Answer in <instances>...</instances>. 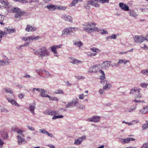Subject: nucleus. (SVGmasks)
<instances>
[{
    "instance_id": "obj_6",
    "label": "nucleus",
    "mask_w": 148,
    "mask_h": 148,
    "mask_svg": "<svg viewBox=\"0 0 148 148\" xmlns=\"http://www.w3.org/2000/svg\"><path fill=\"white\" fill-rule=\"evenodd\" d=\"M143 36H136L134 37V41L137 43H140L143 41Z\"/></svg>"
},
{
    "instance_id": "obj_48",
    "label": "nucleus",
    "mask_w": 148,
    "mask_h": 148,
    "mask_svg": "<svg viewBox=\"0 0 148 148\" xmlns=\"http://www.w3.org/2000/svg\"><path fill=\"white\" fill-rule=\"evenodd\" d=\"M95 3V1H88V4L89 5H92L94 6Z\"/></svg>"
},
{
    "instance_id": "obj_46",
    "label": "nucleus",
    "mask_w": 148,
    "mask_h": 148,
    "mask_svg": "<svg viewBox=\"0 0 148 148\" xmlns=\"http://www.w3.org/2000/svg\"><path fill=\"white\" fill-rule=\"evenodd\" d=\"M141 73L143 74L148 75V69L142 70Z\"/></svg>"
},
{
    "instance_id": "obj_8",
    "label": "nucleus",
    "mask_w": 148,
    "mask_h": 148,
    "mask_svg": "<svg viewBox=\"0 0 148 148\" xmlns=\"http://www.w3.org/2000/svg\"><path fill=\"white\" fill-rule=\"evenodd\" d=\"M17 137L18 138V144L19 145H21L22 144H25L27 143V141L21 136L18 135Z\"/></svg>"
},
{
    "instance_id": "obj_50",
    "label": "nucleus",
    "mask_w": 148,
    "mask_h": 148,
    "mask_svg": "<svg viewBox=\"0 0 148 148\" xmlns=\"http://www.w3.org/2000/svg\"><path fill=\"white\" fill-rule=\"evenodd\" d=\"M43 70H41L40 69H37L36 70V71L37 73H38L40 76H41L40 74H42L43 73Z\"/></svg>"
},
{
    "instance_id": "obj_33",
    "label": "nucleus",
    "mask_w": 148,
    "mask_h": 148,
    "mask_svg": "<svg viewBox=\"0 0 148 148\" xmlns=\"http://www.w3.org/2000/svg\"><path fill=\"white\" fill-rule=\"evenodd\" d=\"M9 63V62L7 61H4L0 60V66H5L6 64H8Z\"/></svg>"
},
{
    "instance_id": "obj_64",
    "label": "nucleus",
    "mask_w": 148,
    "mask_h": 148,
    "mask_svg": "<svg viewBox=\"0 0 148 148\" xmlns=\"http://www.w3.org/2000/svg\"><path fill=\"white\" fill-rule=\"evenodd\" d=\"M56 48L57 49H59L62 46V44H60L58 45H54Z\"/></svg>"
},
{
    "instance_id": "obj_49",
    "label": "nucleus",
    "mask_w": 148,
    "mask_h": 148,
    "mask_svg": "<svg viewBox=\"0 0 148 148\" xmlns=\"http://www.w3.org/2000/svg\"><path fill=\"white\" fill-rule=\"evenodd\" d=\"M54 93L56 94H64V92L62 90H58L57 91L55 92Z\"/></svg>"
},
{
    "instance_id": "obj_57",
    "label": "nucleus",
    "mask_w": 148,
    "mask_h": 148,
    "mask_svg": "<svg viewBox=\"0 0 148 148\" xmlns=\"http://www.w3.org/2000/svg\"><path fill=\"white\" fill-rule=\"evenodd\" d=\"M1 3L2 4L5 6H7L8 5V3L5 2L4 0H1Z\"/></svg>"
},
{
    "instance_id": "obj_12",
    "label": "nucleus",
    "mask_w": 148,
    "mask_h": 148,
    "mask_svg": "<svg viewBox=\"0 0 148 148\" xmlns=\"http://www.w3.org/2000/svg\"><path fill=\"white\" fill-rule=\"evenodd\" d=\"M35 108V103H34L33 104H29V110L31 113L33 115L35 114V113L34 112V110Z\"/></svg>"
},
{
    "instance_id": "obj_55",
    "label": "nucleus",
    "mask_w": 148,
    "mask_h": 148,
    "mask_svg": "<svg viewBox=\"0 0 148 148\" xmlns=\"http://www.w3.org/2000/svg\"><path fill=\"white\" fill-rule=\"evenodd\" d=\"M27 127L28 129L29 130H30L32 131H34L35 130V129L32 126H30L29 125H27Z\"/></svg>"
},
{
    "instance_id": "obj_19",
    "label": "nucleus",
    "mask_w": 148,
    "mask_h": 148,
    "mask_svg": "<svg viewBox=\"0 0 148 148\" xmlns=\"http://www.w3.org/2000/svg\"><path fill=\"white\" fill-rule=\"evenodd\" d=\"M129 14L131 16L135 18L138 16V14L134 10H129Z\"/></svg>"
},
{
    "instance_id": "obj_52",
    "label": "nucleus",
    "mask_w": 148,
    "mask_h": 148,
    "mask_svg": "<svg viewBox=\"0 0 148 148\" xmlns=\"http://www.w3.org/2000/svg\"><path fill=\"white\" fill-rule=\"evenodd\" d=\"M108 82L106 80H101L100 82V83L103 85H105L107 84V83Z\"/></svg>"
},
{
    "instance_id": "obj_26",
    "label": "nucleus",
    "mask_w": 148,
    "mask_h": 148,
    "mask_svg": "<svg viewBox=\"0 0 148 148\" xmlns=\"http://www.w3.org/2000/svg\"><path fill=\"white\" fill-rule=\"evenodd\" d=\"M51 110H47L43 112V113L45 115H50L51 116L53 115V113L52 112Z\"/></svg>"
},
{
    "instance_id": "obj_39",
    "label": "nucleus",
    "mask_w": 148,
    "mask_h": 148,
    "mask_svg": "<svg viewBox=\"0 0 148 148\" xmlns=\"http://www.w3.org/2000/svg\"><path fill=\"white\" fill-rule=\"evenodd\" d=\"M47 97H48L50 100L52 101H58L59 100V99L55 97H52L50 96L49 95Z\"/></svg>"
},
{
    "instance_id": "obj_58",
    "label": "nucleus",
    "mask_w": 148,
    "mask_h": 148,
    "mask_svg": "<svg viewBox=\"0 0 148 148\" xmlns=\"http://www.w3.org/2000/svg\"><path fill=\"white\" fill-rule=\"evenodd\" d=\"M3 142L2 140V139L0 138V147L2 148L3 146Z\"/></svg>"
},
{
    "instance_id": "obj_18",
    "label": "nucleus",
    "mask_w": 148,
    "mask_h": 148,
    "mask_svg": "<svg viewBox=\"0 0 148 148\" xmlns=\"http://www.w3.org/2000/svg\"><path fill=\"white\" fill-rule=\"evenodd\" d=\"M40 92V95L42 97H47L49 95L46 94L47 93V91L44 89L42 88Z\"/></svg>"
},
{
    "instance_id": "obj_20",
    "label": "nucleus",
    "mask_w": 148,
    "mask_h": 148,
    "mask_svg": "<svg viewBox=\"0 0 148 148\" xmlns=\"http://www.w3.org/2000/svg\"><path fill=\"white\" fill-rule=\"evenodd\" d=\"M83 136H82L81 137L79 138L78 139L75 140L74 144L78 145L81 144L83 141Z\"/></svg>"
},
{
    "instance_id": "obj_7",
    "label": "nucleus",
    "mask_w": 148,
    "mask_h": 148,
    "mask_svg": "<svg viewBox=\"0 0 148 148\" xmlns=\"http://www.w3.org/2000/svg\"><path fill=\"white\" fill-rule=\"evenodd\" d=\"M61 18L66 21H69L71 23L73 22L72 18L69 15L63 14Z\"/></svg>"
},
{
    "instance_id": "obj_5",
    "label": "nucleus",
    "mask_w": 148,
    "mask_h": 148,
    "mask_svg": "<svg viewBox=\"0 0 148 148\" xmlns=\"http://www.w3.org/2000/svg\"><path fill=\"white\" fill-rule=\"evenodd\" d=\"M99 65L97 64L92 66L89 69L90 73H96L98 70Z\"/></svg>"
},
{
    "instance_id": "obj_32",
    "label": "nucleus",
    "mask_w": 148,
    "mask_h": 148,
    "mask_svg": "<svg viewBox=\"0 0 148 148\" xmlns=\"http://www.w3.org/2000/svg\"><path fill=\"white\" fill-rule=\"evenodd\" d=\"M7 93H9L11 94H13V92L12 90L9 88H5L3 89Z\"/></svg>"
},
{
    "instance_id": "obj_29",
    "label": "nucleus",
    "mask_w": 148,
    "mask_h": 148,
    "mask_svg": "<svg viewBox=\"0 0 148 148\" xmlns=\"http://www.w3.org/2000/svg\"><path fill=\"white\" fill-rule=\"evenodd\" d=\"M129 62V61L125 60L120 59L117 62L118 64H122L123 63L124 64H126L127 62Z\"/></svg>"
},
{
    "instance_id": "obj_35",
    "label": "nucleus",
    "mask_w": 148,
    "mask_h": 148,
    "mask_svg": "<svg viewBox=\"0 0 148 148\" xmlns=\"http://www.w3.org/2000/svg\"><path fill=\"white\" fill-rule=\"evenodd\" d=\"M51 51L54 54H57V49L54 45L51 47Z\"/></svg>"
},
{
    "instance_id": "obj_60",
    "label": "nucleus",
    "mask_w": 148,
    "mask_h": 148,
    "mask_svg": "<svg viewBox=\"0 0 148 148\" xmlns=\"http://www.w3.org/2000/svg\"><path fill=\"white\" fill-rule=\"evenodd\" d=\"M18 129H17L15 127H13L12 129V130L13 132H17Z\"/></svg>"
},
{
    "instance_id": "obj_21",
    "label": "nucleus",
    "mask_w": 148,
    "mask_h": 148,
    "mask_svg": "<svg viewBox=\"0 0 148 148\" xmlns=\"http://www.w3.org/2000/svg\"><path fill=\"white\" fill-rule=\"evenodd\" d=\"M45 8H47L49 11H53L56 9V5L53 4L48 5Z\"/></svg>"
},
{
    "instance_id": "obj_28",
    "label": "nucleus",
    "mask_w": 148,
    "mask_h": 148,
    "mask_svg": "<svg viewBox=\"0 0 148 148\" xmlns=\"http://www.w3.org/2000/svg\"><path fill=\"white\" fill-rule=\"evenodd\" d=\"M70 32H71L72 33H73L74 32H75L78 30L79 28L77 27H69Z\"/></svg>"
},
{
    "instance_id": "obj_62",
    "label": "nucleus",
    "mask_w": 148,
    "mask_h": 148,
    "mask_svg": "<svg viewBox=\"0 0 148 148\" xmlns=\"http://www.w3.org/2000/svg\"><path fill=\"white\" fill-rule=\"evenodd\" d=\"M20 3H26L28 2L27 1V0H20Z\"/></svg>"
},
{
    "instance_id": "obj_34",
    "label": "nucleus",
    "mask_w": 148,
    "mask_h": 148,
    "mask_svg": "<svg viewBox=\"0 0 148 148\" xmlns=\"http://www.w3.org/2000/svg\"><path fill=\"white\" fill-rule=\"evenodd\" d=\"M78 2V0H73L71 3L70 4L69 6L72 7L73 6H75V4Z\"/></svg>"
},
{
    "instance_id": "obj_14",
    "label": "nucleus",
    "mask_w": 148,
    "mask_h": 148,
    "mask_svg": "<svg viewBox=\"0 0 148 148\" xmlns=\"http://www.w3.org/2000/svg\"><path fill=\"white\" fill-rule=\"evenodd\" d=\"M69 58L70 59V62L73 64H76L77 63H82V61L79 60H78L73 57H70Z\"/></svg>"
},
{
    "instance_id": "obj_36",
    "label": "nucleus",
    "mask_w": 148,
    "mask_h": 148,
    "mask_svg": "<svg viewBox=\"0 0 148 148\" xmlns=\"http://www.w3.org/2000/svg\"><path fill=\"white\" fill-rule=\"evenodd\" d=\"M90 50L93 52H99L101 51V50L95 47L91 48Z\"/></svg>"
},
{
    "instance_id": "obj_10",
    "label": "nucleus",
    "mask_w": 148,
    "mask_h": 148,
    "mask_svg": "<svg viewBox=\"0 0 148 148\" xmlns=\"http://www.w3.org/2000/svg\"><path fill=\"white\" fill-rule=\"evenodd\" d=\"M37 29V28L36 27L27 25V27L25 29V30L27 32H33L36 30Z\"/></svg>"
},
{
    "instance_id": "obj_42",
    "label": "nucleus",
    "mask_w": 148,
    "mask_h": 148,
    "mask_svg": "<svg viewBox=\"0 0 148 148\" xmlns=\"http://www.w3.org/2000/svg\"><path fill=\"white\" fill-rule=\"evenodd\" d=\"M26 40L29 41V44L30 43V42H32L33 41V36H29L27 37V39H26Z\"/></svg>"
},
{
    "instance_id": "obj_38",
    "label": "nucleus",
    "mask_w": 148,
    "mask_h": 148,
    "mask_svg": "<svg viewBox=\"0 0 148 148\" xmlns=\"http://www.w3.org/2000/svg\"><path fill=\"white\" fill-rule=\"evenodd\" d=\"M74 44L75 45L78 47H80L82 45L83 43L80 41H76L74 42Z\"/></svg>"
},
{
    "instance_id": "obj_1",
    "label": "nucleus",
    "mask_w": 148,
    "mask_h": 148,
    "mask_svg": "<svg viewBox=\"0 0 148 148\" xmlns=\"http://www.w3.org/2000/svg\"><path fill=\"white\" fill-rule=\"evenodd\" d=\"M34 54L38 56L39 58H42L45 57H47L50 55L49 52L46 48L42 47L37 51H34Z\"/></svg>"
},
{
    "instance_id": "obj_40",
    "label": "nucleus",
    "mask_w": 148,
    "mask_h": 148,
    "mask_svg": "<svg viewBox=\"0 0 148 148\" xmlns=\"http://www.w3.org/2000/svg\"><path fill=\"white\" fill-rule=\"evenodd\" d=\"M43 72H45V74L46 76L45 77H49L51 76V74H50L48 71H46L45 70L43 69Z\"/></svg>"
},
{
    "instance_id": "obj_51",
    "label": "nucleus",
    "mask_w": 148,
    "mask_h": 148,
    "mask_svg": "<svg viewBox=\"0 0 148 148\" xmlns=\"http://www.w3.org/2000/svg\"><path fill=\"white\" fill-rule=\"evenodd\" d=\"M33 40H37L40 38V37L39 36H35V35H33Z\"/></svg>"
},
{
    "instance_id": "obj_16",
    "label": "nucleus",
    "mask_w": 148,
    "mask_h": 148,
    "mask_svg": "<svg viewBox=\"0 0 148 148\" xmlns=\"http://www.w3.org/2000/svg\"><path fill=\"white\" fill-rule=\"evenodd\" d=\"M7 99L8 102L10 103L13 105L16 106L18 107L19 106V105L14 100L10 99L9 98H7Z\"/></svg>"
},
{
    "instance_id": "obj_24",
    "label": "nucleus",
    "mask_w": 148,
    "mask_h": 148,
    "mask_svg": "<svg viewBox=\"0 0 148 148\" xmlns=\"http://www.w3.org/2000/svg\"><path fill=\"white\" fill-rule=\"evenodd\" d=\"M148 112V106L144 107L143 109L140 111V112L142 113L146 114Z\"/></svg>"
},
{
    "instance_id": "obj_47",
    "label": "nucleus",
    "mask_w": 148,
    "mask_h": 148,
    "mask_svg": "<svg viewBox=\"0 0 148 148\" xmlns=\"http://www.w3.org/2000/svg\"><path fill=\"white\" fill-rule=\"evenodd\" d=\"M39 132L42 134H47L48 132L45 129H42L39 130Z\"/></svg>"
},
{
    "instance_id": "obj_54",
    "label": "nucleus",
    "mask_w": 148,
    "mask_h": 148,
    "mask_svg": "<svg viewBox=\"0 0 148 148\" xmlns=\"http://www.w3.org/2000/svg\"><path fill=\"white\" fill-rule=\"evenodd\" d=\"M141 148H148V141L147 143H144L143 145Z\"/></svg>"
},
{
    "instance_id": "obj_13",
    "label": "nucleus",
    "mask_w": 148,
    "mask_h": 148,
    "mask_svg": "<svg viewBox=\"0 0 148 148\" xmlns=\"http://www.w3.org/2000/svg\"><path fill=\"white\" fill-rule=\"evenodd\" d=\"M119 6L121 8L124 10L127 11L129 10V7L123 3H120Z\"/></svg>"
},
{
    "instance_id": "obj_22",
    "label": "nucleus",
    "mask_w": 148,
    "mask_h": 148,
    "mask_svg": "<svg viewBox=\"0 0 148 148\" xmlns=\"http://www.w3.org/2000/svg\"><path fill=\"white\" fill-rule=\"evenodd\" d=\"M69 29V27L64 29L62 31V36H63L65 35H66L68 34H70L71 33Z\"/></svg>"
},
{
    "instance_id": "obj_61",
    "label": "nucleus",
    "mask_w": 148,
    "mask_h": 148,
    "mask_svg": "<svg viewBox=\"0 0 148 148\" xmlns=\"http://www.w3.org/2000/svg\"><path fill=\"white\" fill-rule=\"evenodd\" d=\"M141 47L145 50L148 49V47H147L146 45L145 44H144L143 46H141Z\"/></svg>"
},
{
    "instance_id": "obj_27",
    "label": "nucleus",
    "mask_w": 148,
    "mask_h": 148,
    "mask_svg": "<svg viewBox=\"0 0 148 148\" xmlns=\"http://www.w3.org/2000/svg\"><path fill=\"white\" fill-rule=\"evenodd\" d=\"M105 86L103 87V89L105 90H108L112 87V86L111 84L109 83L108 82L106 84H105Z\"/></svg>"
},
{
    "instance_id": "obj_3",
    "label": "nucleus",
    "mask_w": 148,
    "mask_h": 148,
    "mask_svg": "<svg viewBox=\"0 0 148 148\" xmlns=\"http://www.w3.org/2000/svg\"><path fill=\"white\" fill-rule=\"evenodd\" d=\"M12 11L14 13H16L14 16L16 19L17 18H19V20L21 19V16L25 13V12H21V9L17 8H13Z\"/></svg>"
},
{
    "instance_id": "obj_2",
    "label": "nucleus",
    "mask_w": 148,
    "mask_h": 148,
    "mask_svg": "<svg viewBox=\"0 0 148 148\" xmlns=\"http://www.w3.org/2000/svg\"><path fill=\"white\" fill-rule=\"evenodd\" d=\"M96 25V24L95 22H90L87 23L84 25L85 27L84 28V30L89 33L97 31L98 29L95 27Z\"/></svg>"
},
{
    "instance_id": "obj_53",
    "label": "nucleus",
    "mask_w": 148,
    "mask_h": 148,
    "mask_svg": "<svg viewBox=\"0 0 148 148\" xmlns=\"http://www.w3.org/2000/svg\"><path fill=\"white\" fill-rule=\"evenodd\" d=\"M148 128V126L147 123H146V124L143 125L142 126L143 130H144Z\"/></svg>"
},
{
    "instance_id": "obj_15",
    "label": "nucleus",
    "mask_w": 148,
    "mask_h": 148,
    "mask_svg": "<svg viewBox=\"0 0 148 148\" xmlns=\"http://www.w3.org/2000/svg\"><path fill=\"white\" fill-rule=\"evenodd\" d=\"M78 103V102L77 101H75V102L72 101L69 103L67 105H66L65 107L66 108H71L75 105L77 104Z\"/></svg>"
},
{
    "instance_id": "obj_37",
    "label": "nucleus",
    "mask_w": 148,
    "mask_h": 148,
    "mask_svg": "<svg viewBox=\"0 0 148 148\" xmlns=\"http://www.w3.org/2000/svg\"><path fill=\"white\" fill-rule=\"evenodd\" d=\"M136 106H135L133 108H130L127 111H125V112L126 113H128L129 112H131L134 111L136 108Z\"/></svg>"
},
{
    "instance_id": "obj_31",
    "label": "nucleus",
    "mask_w": 148,
    "mask_h": 148,
    "mask_svg": "<svg viewBox=\"0 0 148 148\" xmlns=\"http://www.w3.org/2000/svg\"><path fill=\"white\" fill-rule=\"evenodd\" d=\"M7 34V33H6L5 32H3L0 30V35H1L0 36V43L1 42V39L2 37H3V36L5 35L6 36Z\"/></svg>"
},
{
    "instance_id": "obj_56",
    "label": "nucleus",
    "mask_w": 148,
    "mask_h": 148,
    "mask_svg": "<svg viewBox=\"0 0 148 148\" xmlns=\"http://www.w3.org/2000/svg\"><path fill=\"white\" fill-rule=\"evenodd\" d=\"M24 95L23 94L21 93L20 94H19L18 95V97L21 99H22L24 96Z\"/></svg>"
},
{
    "instance_id": "obj_9",
    "label": "nucleus",
    "mask_w": 148,
    "mask_h": 148,
    "mask_svg": "<svg viewBox=\"0 0 148 148\" xmlns=\"http://www.w3.org/2000/svg\"><path fill=\"white\" fill-rule=\"evenodd\" d=\"M110 61H106L103 62L101 64V66L103 69H106L110 66Z\"/></svg>"
},
{
    "instance_id": "obj_41",
    "label": "nucleus",
    "mask_w": 148,
    "mask_h": 148,
    "mask_svg": "<svg viewBox=\"0 0 148 148\" xmlns=\"http://www.w3.org/2000/svg\"><path fill=\"white\" fill-rule=\"evenodd\" d=\"M16 31L15 29H9L6 28V30L5 31H6L8 32V33H11L14 32Z\"/></svg>"
},
{
    "instance_id": "obj_25",
    "label": "nucleus",
    "mask_w": 148,
    "mask_h": 148,
    "mask_svg": "<svg viewBox=\"0 0 148 148\" xmlns=\"http://www.w3.org/2000/svg\"><path fill=\"white\" fill-rule=\"evenodd\" d=\"M119 141L122 144H124L126 143H127L129 142L127 138H119Z\"/></svg>"
},
{
    "instance_id": "obj_45",
    "label": "nucleus",
    "mask_w": 148,
    "mask_h": 148,
    "mask_svg": "<svg viewBox=\"0 0 148 148\" xmlns=\"http://www.w3.org/2000/svg\"><path fill=\"white\" fill-rule=\"evenodd\" d=\"M63 117V115H58V116H56L55 115L52 118V119L53 120L55 119H60L62 118Z\"/></svg>"
},
{
    "instance_id": "obj_30",
    "label": "nucleus",
    "mask_w": 148,
    "mask_h": 148,
    "mask_svg": "<svg viewBox=\"0 0 148 148\" xmlns=\"http://www.w3.org/2000/svg\"><path fill=\"white\" fill-rule=\"evenodd\" d=\"M1 135L2 137L6 139L8 138V135L6 132L2 131L1 132Z\"/></svg>"
},
{
    "instance_id": "obj_23",
    "label": "nucleus",
    "mask_w": 148,
    "mask_h": 148,
    "mask_svg": "<svg viewBox=\"0 0 148 148\" xmlns=\"http://www.w3.org/2000/svg\"><path fill=\"white\" fill-rule=\"evenodd\" d=\"M100 73L101 74H102L99 77V79L101 80H104L105 79V74L103 72V71L102 70H99V71Z\"/></svg>"
},
{
    "instance_id": "obj_4",
    "label": "nucleus",
    "mask_w": 148,
    "mask_h": 148,
    "mask_svg": "<svg viewBox=\"0 0 148 148\" xmlns=\"http://www.w3.org/2000/svg\"><path fill=\"white\" fill-rule=\"evenodd\" d=\"M141 90L140 88L135 87L131 90L130 93L131 94L135 95L137 93L138 95L136 96V98H140L142 97V95L140 92Z\"/></svg>"
},
{
    "instance_id": "obj_44",
    "label": "nucleus",
    "mask_w": 148,
    "mask_h": 148,
    "mask_svg": "<svg viewBox=\"0 0 148 148\" xmlns=\"http://www.w3.org/2000/svg\"><path fill=\"white\" fill-rule=\"evenodd\" d=\"M0 111L5 112H9L8 110L2 107H1L0 108Z\"/></svg>"
},
{
    "instance_id": "obj_17",
    "label": "nucleus",
    "mask_w": 148,
    "mask_h": 148,
    "mask_svg": "<svg viewBox=\"0 0 148 148\" xmlns=\"http://www.w3.org/2000/svg\"><path fill=\"white\" fill-rule=\"evenodd\" d=\"M5 8H3V10L2 8H0V22L3 21L5 18V16L3 15V13L2 12V11H5L6 10Z\"/></svg>"
},
{
    "instance_id": "obj_63",
    "label": "nucleus",
    "mask_w": 148,
    "mask_h": 148,
    "mask_svg": "<svg viewBox=\"0 0 148 148\" xmlns=\"http://www.w3.org/2000/svg\"><path fill=\"white\" fill-rule=\"evenodd\" d=\"M97 54L96 53H91L89 54H88V56H96Z\"/></svg>"
},
{
    "instance_id": "obj_59",
    "label": "nucleus",
    "mask_w": 148,
    "mask_h": 148,
    "mask_svg": "<svg viewBox=\"0 0 148 148\" xmlns=\"http://www.w3.org/2000/svg\"><path fill=\"white\" fill-rule=\"evenodd\" d=\"M42 89V88H34L33 89V91H35V90H36L37 91H38L39 92H41V90Z\"/></svg>"
},
{
    "instance_id": "obj_43",
    "label": "nucleus",
    "mask_w": 148,
    "mask_h": 148,
    "mask_svg": "<svg viewBox=\"0 0 148 148\" xmlns=\"http://www.w3.org/2000/svg\"><path fill=\"white\" fill-rule=\"evenodd\" d=\"M140 86L143 88H146L148 86V84L145 82L140 83Z\"/></svg>"
},
{
    "instance_id": "obj_11",
    "label": "nucleus",
    "mask_w": 148,
    "mask_h": 148,
    "mask_svg": "<svg viewBox=\"0 0 148 148\" xmlns=\"http://www.w3.org/2000/svg\"><path fill=\"white\" fill-rule=\"evenodd\" d=\"M100 118V117L98 116H94L91 118H88V119L91 122H98L99 121Z\"/></svg>"
}]
</instances>
